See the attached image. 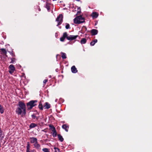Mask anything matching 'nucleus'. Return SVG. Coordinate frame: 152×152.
<instances>
[{
    "instance_id": "obj_26",
    "label": "nucleus",
    "mask_w": 152,
    "mask_h": 152,
    "mask_svg": "<svg viewBox=\"0 0 152 152\" xmlns=\"http://www.w3.org/2000/svg\"><path fill=\"white\" fill-rule=\"evenodd\" d=\"M42 151L44 152H50L48 149L45 148L42 149Z\"/></svg>"
},
{
    "instance_id": "obj_28",
    "label": "nucleus",
    "mask_w": 152,
    "mask_h": 152,
    "mask_svg": "<svg viewBox=\"0 0 152 152\" xmlns=\"http://www.w3.org/2000/svg\"><path fill=\"white\" fill-rule=\"evenodd\" d=\"M32 117L34 119H36L37 120L38 119V118L36 116L34 115H31Z\"/></svg>"
},
{
    "instance_id": "obj_19",
    "label": "nucleus",
    "mask_w": 152,
    "mask_h": 152,
    "mask_svg": "<svg viewBox=\"0 0 152 152\" xmlns=\"http://www.w3.org/2000/svg\"><path fill=\"white\" fill-rule=\"evenodd\" d=\"M62 54L61 57L63 59H65L66 58V54L65 53L61 52Z\"/></svg>"
},
{
    "instance_id": "obj_31",
    "label": "nucleus",
    "mask_w": 152,
    "mask_h": 152,
    "mask_svg": "<svg viewBox=\"0 0 152 152\" xmlns=\"http://www.w3.org/2000/svg\"><path fill=\"white\" fill-rule=\"evenodd\" d=\"M66 28L67 29H68L69 28V25L68 24H67L66 26Z\"/></svg>"
},
{
    "instance_id": "obj_5",
    "label": "nucleus",
    "mask_w": 152,
    "mask_h": 152,
    "mask_svg": "<svg viewBox=\"0 0 152 152\" xmlns=\"http://www.w3.org/2000/svg\"><path fill=\"white\" fill-rule=\"evenodd\" d=\"M63 16L62 14L59 15V16L56 18V21L58 23L57 26L61 24L63 21Z\"/></svg>"
},
{
    "instance_id": "obj_8",
    "label": "nucleus",
    "mask_w": 152,
    "mask_h": 152,
    "mask_svg": "<svg viewBox=\"0 0 152 152\" xmlns=\"http://www.w3.org/2000/svg\"><path fill=\"white\" fill-rule=\"evenodd\" d=\"M30 142L31 143H35L37 142V139L34 137H31L30 138Z\"/></svg>"
},
{
    "instance_id": "obj_10",
    "label": "nucleus",
    "mask_w": 152,
    "mask_h": 152,
    "mask_svg": "<svg viewBox=\"0 0 152 152\" xmlns=\"http://www.w3.org/2000/svg\"><path fill=\"white\" fill-rule=\"evenodd\" d=\"M50 107V104H49L48 102H46L45 103L44 105L43 108L45 109H48Z\"/></svg>"
},
{
    "instance_id": "obj_23",
    "label": "nucleus",
    "mask_w": 152,
    "mask_h": 152,
    "mask_svg": "<svg viewBox=\"0 0 152 152\" xmlns=\"http://www.w3.org/2000/svg\"><path fill=\"white\" fill-rule=\"evenodd\" d=\"M39 109L41 110H42L43 107V105L42 104L40 103H39Z\"/></svg>"
},
{
    "instance_id": "obj_17",
    "label": "nucleus",
    "mask_w": 152,
    "mask_h": 152,
    "mask_svg": "<svg viewBox=\"0 0 152 152\" xmlns=\"http://www.w3.org/2000/svg\"><path fill=\"white\" fill-rule=\"evenodd\" d=\"M45 7L47 9L48 11H49L50 9V4L48 3H46Z\"/></svg>"
},
{
    "instance_id": "obj_13",
    "label": "nucleus",
    "mask_w": 152,
    "mask_h": 152,
    "mask_svg": "<svg viewBox=\"0 0 152 152\" xmlns=\"http://www.w3.org/2000/svg\"><path fill=\"white\" fill-rule=\"evenodd\" d=\"M62 128L63 129L65 130L67 132L68 130L69 126L68 125L66 124H64L62 126Z\"/></svg>"
},
{
    "instance_id": "obj_15",
    "label": "nucleus",
    "mask_w": 152,
    "mask_h": 152,
    "mask_svg": "<svg viewBox=\"0 0 152 152\" xmlns=\"http://www.w3.org/2000/svg\"><path fill=\"white\" fill-rule=\"evenodd\" d=\"M97 39H95L92 42H91L90 43V45L91 46H94L95 43L97 42Z\"/></svg>"
},
{
    "instance_id": "obj_18",
    "label": "nucleus",
    "mask_w": 152,
    "mask_h": 152,
    "mask_svg": "<svg viewBox=\"0 0 152 152\" xmlns=\"http://www.w3.org/2000/svg\"><path fill=\"white\" fill-rule=\"evenodd\" d=\"M58 137L59 140L61 141L62 142L64 140V139L62 137L60 134L58 135Z\"/></svg>"
},
{
    "instance_id": "obj_27",
    "label": "nucleus",
    "mask_w": 152,
    "mask_h": 152,
    "mask_svg": "<svg viewBox=\"0 0 152 152\" xmlns=\"http://www.w3.org/2000/svg\"><path fill=\"white\" fill-rule=\"evenodd\" d=\"M64 37V38H67V37H68V36H67V33L66 32H64V33L63 34V36Z\"/></svg>"
},
{
    "instance_id": "obj_25",
    "label": "nucleus",
    "mask_w": 152,
    "mask_h": 152,
    "mask_svg": "<svg viewBox=\"0 0 152 152\" xmlns=\"http://www.w3.org/2000/svg\"><path fill=\"white\" fill-rule=\"evenodd\" d=\"M54 149L55 150V152H61L59 149L58 148L55 147L54 148Z\"/></svg>"
},
{
    "instance_id": "obj_34",
    "label": "nucleus",
    "mask_w": 152,
    "mask_h": 152,
    "mask_svg": "<svg viewBox=\"0 0 152 152\" xmlns=\"http://www.w3.org/2000/svg\"><path fill=\"white\" fill-rule=\"evenodd\" d=\"M31 152H36V151L35 150H33L31 151Z\"/></svg>"
},
{
    "instance_id": "obj_11",
    "label": "nucleus",
    "mask_w": 152,
    "mask_h": 152,
    "mask_svg": "<svg viewBox=\"0 0 152 152\" xmlns=\"http://www.w3.org/2000/svg\"><path fill=\"white\" fill-rule=\"evenodd\" d=\"M71 70L72 72L73 73H76L77 71L75 66H73L72 67Z\"/></svg>"
},
{
    "instance_id": "obj_30",
    "label": "nucleus",
    "mask_w": 152,
    "mask_h": 152,
    "mask_svg": "<svg viewBox=\"0 0 152 152\" xmlns=\"http://www.w3.org/2000/svg\"><path fill=\"white\" fill-rule=\"evenodd\" d=\"M65 38L63 37H62L60 38V40L61 41L63 42L64 41Z\"/></svg>"
},
{
    "instance_id": "obj_2",
    "label": "nucleus",
    "mask_w": 152,
    "mask_h": 152,
    "mask_svg": "<svg viewBox=\"0 0 152 152\" xmlns=\"http://www.w3.org/2000/svg\"><path fill=\"white\" fill-rule=\"evenodd\" d=\"M74 21L75 23L80 24L84 22V19L81 16H79L75 18Z\"/></svg>"
},
{
    "instance_id": "obj_7",
    "label": "nucleus",
    "mask_w": 152,
    "mask_h": 152,
    "mask_svg": "<svg viewBox=\"0 0 152 152\" xmlns=\"http://www.w3.org/2000/svg\"><path fill=\"white\" fill-rule=\"evenodd\" d=\"M77 37V35H70L67 37V39L69 40H72L76 39Z\"/></svg>"
},
{
    "instance_id": "obj_16",
    "label": "nucleus",
    "mask_w": 152,
    "mask_h": 152,
    "mask_svg": "<svg viewBox=\"0 0 152 152\" xmlns=\"http://www.w3.org/2000/svg\"><path fill=\"white\" fill-rule=\"evenodd\" d=\"M2 51L3 53L5 55L6 57H7V56L6 55L7 51L4 48H1L0 49Z\"/></svg>"
},
{
    "instance_id": "obj_6",
    "label": "nucleus",
    "mask_w": 152,
    "mask_h": 152,
    "mask_svg": "<svg viewBox=\"0 0 152 152\" xmlns=\"http://www.w3.org/2000/svg\"><path fill=\"white\" fill-rule=\"evenodd\" d=\"M9 67L10 69L9 72L10 74H12L15 71V68L14 65L12 64L10 65L9 66Z\"/></svg>"
},
{
    "instance_id": "obj_22",
    "label": "nucleus",
    "mask_w": 152,
    "mask_h": 152,
    "mask_svg": "<svg viewBox=\"0 0 152 152\" xmlns=\"http://www.w3.org/2000/svg\"><path fill=\"white\" fill-rule=\"evenodd\" d=\"M30 146L29 142H27V145L26 146V151H30Z\"/></svg>"
},
{
    "instance_id": "obj_32",
    "label": "nucleus",
    "mask_w": 152,
    "mask_h": 152,
    "mask_svg": "<svg viewBox=\"0 0 152 152\" xmlns=\"http://www.w3.org/2000/svg\"><path fill=\"white\" fill-rule=\"evenodd\" d=\"M48 80L47 79H45L43 81V83L45 84L46 83V82L48 81Z\"/></svg>"
},
{
    "instance_id": "obj_4",
    "label": "nucleus",
    "mask_w": 152,
    "mask_h": 152,
    "mask_svg": "<svg viewBox=\"0 0 152 152\" xmlns=\"http://www.w3.org/2000/svg\"><path fill=\"white\" fill-rule=\"evenodd\" d=\"M50 129L51 130L52 132V134L53 137H55L57 135V133L56 130L55 128L52 125H50Z\"/></svg>"
},
{
    "instance_id": "obj_24",
    "label": "nucleus",
    "mask_w": 152,
    "mask_h": 152,
    "mask_svg": "<svg viewBox=\"0 0 152 152\" xmlns=\"http://www.w3.org/2000/svg\"><path fill=\"white\" fill-rule=\"evenodd\" d=\"M4 111L3 107L0 104V112L2 114L4 113Z\"/></svg>"
},
{
    "instance_id": "obj_35",
    "label": "nucleus",
    "mask_w": 152,
    "mask_h": 152,
    "mask_svg": "<svg viewBox=\"0 0 152 152\" xmlns=\"http://www.w3.org/2000/svg\"><path fill=\"white\" fill-rule=\"evenodd\" d=\"M26 152H30V151H27Z\"/></svg>"
},
{
    "instance_id": "obj_37",
    "label": "nucleus",
    "mask_w": 152,
    "mask_h": 152,
    "mask_svg": "<svg viewBox=\"0 0 152 152\" xmlns=\"http://www.w3.org/2000/svg\"><path fill=\"white\" fill-rule=\"evenodd\" d=\"M49 77H51V76H49Z\"/></svg>"
},
{
    "instance_id": "obj_3",
    "label": "nucleus",
    "mask_w": 152,
    "mask_h": 152,
    "mask_svg": "<svg viewBox=\"0 0 152 152\" xmlns=\"http://www.w3.org/2000/svg\"><path fill=\"white\" fill-rule=\"evenodd\" d=\"M37 101H31L27 104L28 108L29 109H31L33 107L36 105V103Z\"/></svg>"
},
{
    "instance_id": "obj_1",
    "label": "nucleus",
    "mask_w": 152,
    "mask_h": 152,
    "mask_svg": "<svg viewBox=\"0 0 152 152\" xmlns=\"http://www.w3.org/2000/svg\"><path fill=\"white\" fill-rule=\"evenodd\" d=\"M18 105L19 107L17 108L16 110L17 113L18 115H25L26 113L25 104L22 102H19Z\"/></svg>"
},
{
    "instance_id": "obj_36",
    "label": "nucleus",
    "mask_w": 152,
    "mask_h": 152,
    "mask_svg": "<svg viewBox=\"0 0 152 152\" xmlns=\"http://www.w3.org/2000/svg\"><path fill=\"white\" fill-rule=\"evenodd\" d=\"M57 99H56V100H55V101H56H56H57Z\"/></svg>"
},
{
    "instance_id": "obj_21",
    "label": "nucleus",
    "mask_w": 152,
    "mask_h": 152,
    "mask_svg": "<svg viewBox=\"0 0 152 152\" xmlns=\"http://www.w3.org/2000/svg\"><path fill=\"white\" fill-rule=\"evenodd\" d=\"M86 42V40L85 38H83L81 40L80 42L82 44H85Z\"/></svg>"
},
{
    "instance_id": "obj_20",
    "label": "nucleus",
    "mask_w": 152,
    "mask_h": 152,
    "mask_svg": "<svg viewBox=\"0 0 152 152\" xmlns=\"http://www.w3.org/2000/svg\"><path fill=\"white\" fill-rule=\"evenodd\" d=\"M37 125L36 124H35L34 123H32L31 124L30 126H29V127L30 128H34L35 127H36V126H37Z\"/></svg>"
},
{
    "instance_id": "obj_33",
    "label": "nucleus",
    "mask_w": 152,
    "mask_h": 152,
    "mask_svg": "<svg viewBox=\"0 0 152 152\" xmlns=\"http://www.w3.org/2000/svg\"><path fill=\"white\" fill-rule=\"evenodd\" d=\"M79 10H78V12H77V14H79L81 12L80 10V8L79 9Z\"/></svg>"
},
{
    "instance_id": "obj_29",
    "label": "nucleus",
    "mask_w": 152,
    "mask_h": 152,
    "mask_svg": "<svg viewBox=\"0 0 152 152\" xmlns=\"http://www.w3.org/2000/svg\"><path fill=\"white\" fill-rule=\"evenodd\" d=\"M11 61L10 62V63L12 64H14L15 61V58H11Z\"/></svg>"
},
{
    "instance_id": "obj_14",
    "label": "nucleus",
    "mask_w": 152,
    "mask_h": 152,
    "mask_svg": "<svg viewBox=\"0 0 152 152\" xmlns=\"http://www.w3.org/2000/svg\"><path fill=\"white\" fill-rule=\"evenodd\" d=\"M91 15L93 18H97L98 16V14L96 12H93Z\"/></svg>"
},
{
    "instance_id": "obj_9",
    "label": "nucleus",
    "mask_w": 152,
    "mask_h": 152,
    "mask_svg": "<svg viewBox=\"0 0 152 152\" xmlns=\"http://www.w3.org/2000/svg\"><path fill=\"white\" fill-rule=\"evenodd\" d=\"M35 148L37 149L38 150H41L40 145L38 143V142L34 143V145Z\"/></svg>"
},
{
    "instance_id": "obj_12",
    "label": "nucleus",
    "mask_w": 152,
    "mask_h": 152,
    "mask_svg": "<svg viewBox=\"0 0 152 152\" xmlns=\"http://www.w3.org/2000/svg\"><path fill=\"white\" fill-rule=\"evenodd\" d=\"M91 33L92 35H96L98 33V31L96 29H93L91 30Z\"/></svg>"
}]
</instances>
